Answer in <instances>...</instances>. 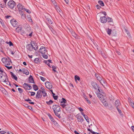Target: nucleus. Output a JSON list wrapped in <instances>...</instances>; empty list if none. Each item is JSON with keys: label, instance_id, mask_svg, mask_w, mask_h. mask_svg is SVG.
I'll list each match as a JSON object with an SVG mask.
<instances>
[{"label": "nucleus", "instance_id": "1", "mask_svg": "<svg viewBox=\"0 0 134 134\" xmlns=\"http://www.w3.org/2000/svg\"><path fill=\"white\" fill-rule=\"evenodd\" d=\"M0 81L5 82L7 84H8V83L10 84L7 78V74L4 72L0 73Z\"/></svg>", "mask_w": 134, "mask_h": 134}, {"label": "nucleus", "instance_id": "2", "mask_svg": "<svg viewBox=\"0 0 134 134\" xmlns=\"http://www.w3.org/2000/svg\"><path fill=\"white\" fill-rule=\"evenodd\" d=\"M2 61L5 65H9L12 63L11 61L9 58H3L2 59Z\"/></svg>", "mask_w": 134, "mask_h": 134}, {"label": "nucleus", "instance_id": "3", "mask_svg": "<svg viewBox=\"0 0 134 134\" xmlns=\"http://www.w3.org/2000/svg\"><path fill=\"white\" fill-rule=\"evenodd\" d=\"M34 45L35 46V47H34V45L31 44H28L26 48L29 51H32L33 49L35 50H36L37 49V46H36V43L34 44Z\"/></svg>", "mask_w": 134, "mask_h": 134}, {"label": "nucleus", "instance_id": "4", "mask_svg": "<svg viewBox=\"0 0 134 134\" xmlns=\"http://www.w3.org/2000/svg\"><path fill=\"white\" fill-rule=\"evenodd\" d=\"M15 5V3L13 0L10 1L8 3V7L11 9H13L14 8Z\"/></svg>", "mask_w": 134, "mask_h": 134}, {"label": "nucleus", "instance_id": "5", "mask_svg": "<svg viewBox=\"0 0 134 134\" xmlns=\"http://www.w3.org/2000/svg\"><path fill=\"white\" fill-rule=\"evenodd\" d=\"M91 84L92 86L94 89L96 90L98 89V91L100 93H102V90H99L98 86L97 85V84L96 82L92 81L91 82Z\"/></svg>", "mask_w": 134, "mask_h": 134}, {"label": "nucleus", "instance_id": "6", "mask_svg": "<svg viewBox=\"0 0 134 134\" xmlns=\"http://www.w3.org/2000/svg\"><path fill=\"white\" fill-rule=\"evenodd\" d=\"M60 109V107L58 105H54L52 107V109L54 111L59 112L61 111Z\"/></svg>", "mask_w": 134, "mask_h": 134}, {"label": "nucleus", "instance_id": "7", "mask_svg": "<svg viewBox=\"0 0 134 134\" xmlns=\"http://www.w3.org/2000/svg\"><path fill=\"white\" fill-rule=\"evenodd\" d=\"M48 116L49 117L50 119L53 123V124L56 126H58V123L54 120L53 118L49 113L47 114Z\"/></svg>", "mask_w": 134, "mask_h": 134}, {"label": "nucleus", "instance_id": "8", "mask_svg": "<svg viewBox=\"0 0 134 134\" xmlns=\"http://www.w3.org/2000/svg\"><path fill=\"white\" fill-rule=\"evenodd\" d=\"M66 100L64 98H62V100L59 102L60 103V105L63 108H64V106L66 104Z\"/></svg>", "mask_w": 134, "mask_h": 134}, {"label": "nucleus", "instance_id": "9", "mask_svg": "<svg viewBox=\"0 0 134 134\" xmlns=\"http://www.w3.org/2000/svg\"><path fill=\"white\" fill-rule=\"evenodd\" d=\"M75 117L77 118L78 120V122H82L84 120L82 116L80 114H78L76 115L75 116Z\"/></svg>", "mask_w": 134, "mask_h": 134}, {"label": "nucleus", "instance_id": "10", "mask_svg": "<svg viewBox=\"0 0 134 134\" xmlns=\"http://www.w3.org/2000/svg\"><path fill=\"white\" fill-rule=\"evenodd\" d=\"M39 52L41 54H47V51L45 47L42 46L41 47L39 50Z\"/></svg>", "mask_w": 134, "mask_h": 134}, {"label": "nucleus", "instance_id": "11", "mask_svg": "<svg viewBox=\"0 0 134 134\" xmlns=\"http://www.w3.org/2000/svg\"><path fill=\"white\" fill-rule=\"evenodd\" d=\"M45 85L46 87L48 89H51L52 87V83L49 82H47L45 83Z\"/></svg>", "mask_w": 134, "mask_h": 134}, {"label": "nucleus", "instance_id": "12", "mask_svg": "<svg viewBox=\"0 0 134 134\" xmlns=\"http://www.w3.org/2000/svg\"><path fill=\"white\" fill-rule=\"evenodd\" d=\"M100 21L101 23H105L107 22V18L105 16L100 17Z\"/></svg>", "mask_w": 134, "mask_h": 134}, {"label": "nucleus", "instance_id": "13", "mask_svg": "<svg viewBox=\"0 0 134 134\" xmlns=\"http://www.w3.org/2000/svg\"><path fill=\"white\" fill-rule=\"evenodd\" d=\"M42 97V95L41 93V91L39 90L37 92V94L36 96V98L39 99L41 98Z\"/></svg>", "mask_w": 134, "mask_h": 134}, {"label": "nucleus", "instance_id": "14", "mask_svg": "<svg viewBox=\"0 0 134 134\" xmlns=\"http://www.w3.org/2000/svg\"><path fill=\"white\" fill-rule=\"evenodd\" d=\"M10 23L14 27H16L18 26V22L16 20H11Z\"/></svg>", "mask_w": 134, "mask_h": 134}, {"label": "nucleus", "instance_id": "15", "mask_svg": "<svg viewBox=\"0 0 134 134\" xmlns=\"http://www.w3.org/2000/svg\"><path fill=\"white\" fill-rule=\"evenodd\" d=\"M41 92H42L43 97H45L46 96H47V93L46 92L45 89L42 87H41Z\"/></svg>", "mask_w": 134, "mask_h": 134}, {"label": "nucleus", "instance_id": "16", "mask_svg": "<svg viewBox=\"0 0 134 134\" xmlns=\"http://www.w3.org/2000/svg\"><path fill=\"white\" fill-rule=\"evenodd\" d=\"M121 104L120 100H116L115 103V105L116 108H119V107L120 105Z\"/></svg>", "mask_w": 134, "mask_h": 134}, {"label": "nucleus", "instance_id": "17", "mask_svg": "<svg viewBox=\"0 0 134 134\" xmlns=\"http://www.w3.org/2000/svg\"><path fill=\"white\" fill-rule=\"evenodd\" d=\"M29 82L33 83H35L33 78L31 75H30L29 78Z\"/></svg>", "mask_w": 134, "mask_h": 134}, {"label": "nucleus", "instance_id": "18", "mask_svg": "<svg viewBox=\"0 0 134 134\" xmlns=\"http://www.w3.org/2000/svg\"><path fill=\"white\" fill-rule=\"evenodd\" d=\"M17 7L19 10H23L24 8V7L23 6L20 4H19L17 5Z\"/></svg>", "mask_w": 134, "mask_h": 134}, {"label": "nucleus", "instance_id": "19", "mask_svg": "<svg viewBox=\"0 0 134 134\" xmlns=\"http://www.w3.org/2000/svg\"><path fill=\"white\" fill-rule=\"evenodd\" d=\"M22 72L23 74L27 75H28L29 74V72L27 69H23Z\"/></svg>", "mask_w": 134, "mask_h": 134}, {"label": "nucleus", "instance_id": "20", "mask_svg": "<svg viewBox=\"0 0 134 134\" xmlns=\"http://www.w3.org/2000/svg\"><path fill=\"white\" fill-rule=\"evenodd\" d=\"M10 74L11 75V77L13 79H14L15 80H17V77L16 75L12 72H10Z\"/></svg>", "mask_w": 134, "mask_h": 134}, {"label": "nucleus", "instance_id": "21", "mask_svg": "<svg viewBox=\"0 0 134 134\" xmlns=\"http://www.w3.org/2000/svg\"><path fill=\"white\" fill-rule=\"evenodd\" d=\"M64 108L66 110H69L70 109V105L66 103L64 106Z\"/></svg>", "mask_w": 134, "mask_h": 134}, {"label": "nucleus", "instance_id": "22", "mask_svg": "<svg viewBox=\"0 0 134 134\" xmlns=\"http://www.w3.org/2000/svg\"><path fill=\"white\" fill-rule=\"evenodd\" d=\"M34 62L35 63L38 64L40 62V60H39V59L38 58H36L34 59Z\"/></svg>", "mask_w": 134, "mask_h": 134}, {"label": "nucleus", "instance_id": "23", "mask_svg": "<svg viewBox=\"0 0 134 134\" xmlns=\"http://www.w3.org/2000/svg\"><path fill=\"white\" fill-rule=\"evenodd\" d=\"M129 103L131 105L132 108H134V102L131 99H129Z\"/></svg>", "mask_w": 134, "mask_h": 134}, {"label": "nucleus", "instance_id": "24", "mask_svg": "<svg viewBox=\"0 0 134 134\" xmlns=\"http://www.w3.org/2000/svg\"><path fill=\"white\" fill-rule=\"evenodd\" d=\"M55 115L56 116L58 117L59 118H60L61 117L60 116V114H59L58 111H54Z\"/></svg>", "mask_w": 134, "mask_h": 134}, {"label": "nucleus", "instance_id": "25", "mask_svg": "<svg viewBox=\"0 0 134 134\" xmlns=\"http://www.w3.org/2000/svg\"><path fill=\"white\" fill-rule=\"evenodd\" d=\"M24 100L27 102H29V103L32 104H34V103L33 102H31V100L29 98H28L27 99H25Z\"/></svg>", "mask_w": 134, "mask_h": 134}, {"label": "nucleus", "instance_id": "26", "mask_svg": "<svg viewBox=\"0 0 134 134\" xmlns=\"http://www.w3.org/2000/svg\"><path fill=\"white\" fill-rule=\"evenodd\" d=\"M106 31L108 35H111V29L108 28L106 30Z\"/></svg>", "mask_w": 134, "mask_h": 134}, {"label": "nucleus", "instance_id": "27", "mask_svg": "<svg viewBox=\"0 0 134 134\" xmlns=\"http://www.w3.org/2000/svg\"><path fill=\"white\" fill-rule=\"evenodd\" d=\"M33 89L35 91L37 90L38 89L37 86L36 85L34 84L32 85Z\"/></svg>", "mask_w": 134, "mask_h": 134}, {"label": "nucleus", "instance_id": "28", "mask_svg": "<svg viewBox=\"0 0 134 134\" xmlns=\"http://www.w3.org/2000/svg\"><path fill=\"white\" fill-rule=\"evenodd\" d=\"M102 102L103 103V104L106 107H107L108 106V104L105 101H104V99H103V100L102 99Z\"/></svg>", "mask_w": 134, "mask_h": 134}, {"label": "nucleus", "instance_id": "29", "mask_svg": "<svg viewBox=\"0 0 134 134\" xmlns=\"http://www.w3.org/2000/svg\"><path fill=\"white\" fill-rule=\"evenodd\" d=\"M46 20L47 21H48V22L49 23L51 24H52L53 23V22L49 18H46Z\"/></svg>", "mask_w": 134, "mask_h": 134}, {"label": "nucleus", "instance_id": "30", "mask_svg": "<svg viewBox=\"0 0 134 134\" xmlns=\"http://www.w3.org/2000/svg\"><path fill=\"white\" fill-rule=\"evenodd\" d=\"M46 102L48 105H50L52 104L53 102L51 100H50L49 101H46Z\"/></svg>", "mask_w": 134, "mask_h": 134}, {"label": "nucleus", "instance_id": "31", "mask_svg": "<svg viewBox=\"0 0 134 134\" xmlns=\"http://www.w3.org/2000/svg\"><path fill=\"white\" fill-rule=\"evenodd\" d=\"M98 3L102 6H103L104 5V3L102 1H98Z\"/></svg>", "mask_w": 134, "mask_h": 134}, {"label": "nucleus", "instance_id": "32", "mask_svg": "<svg viewBox=\"0 0 134 134\" xmlns=\"http://www.w3.org/2000/svg\"><path fill=\"white\" fill-rule=\"evenodd\" d=\"M24 88L25 89L28 90V84L26 83H24L23 85Z\"/></svg>", "mask_w": 134, "mask_h": 134}, {"label": "nucleus", "instance_id": "33", "mask_svg": "<svg viewBox=\"0 0 134 134\" xmlns=\"http://www.w3.org/2000/svg\"><path fill=\"white\" fill-rule=\"evenodd\" d=\"M47 54H47H42V56L45 59H47L48 58Z\"/></svg>", "mask_w": 134, "mask_h": 134}, {"label": "nucleus", "instance_id": "34", "mask_svg": "<svg viewBox=\"0 0 134 134\" xmlns=\"http://www.w3.org/2000/svg\"><path fill=\"white\" fill-rule=\"evenodd\" d=\"M1 91L5 95L7 94V92L4 88H1Z\"/></svg>", "mask_w": 134, "mask_h": 134}, {"label": "nucleus", "instance_id": "35", "mask_svg": "<svg viewBox=\"0 0 134 134\" xmlns=\"http://www.w3.org/2000/svg\"><path fill=\"white\" fill-rule=\"evenodd\" d=\"M1 91L5 95L7 94V92L4 88H1Z\"/></svg>", "mask_w": 134, "mask_h": 134}, {"label": "nucleus", "instance_id": "36", "mask_svg": "<svg viewBox=\"0 0 134 134\" xmlns=\"http://www.w3.org/2000/svg\"><path fill=\"white\" fill-rule=\"evenodd\" d=\"M1 91L5 95L7 94V92L4 88H1Z\"/></svg>", "mask_w": 134, "mask_h": 134}, {"label": "nucleus", "instance_id": "37", "mask_svg": "<svg viewBox=\"0 0 134 134\" xmlns=\"http://www.w3.org/2000/svg\"><path fill=\"white\" fill-rule=\"evenodd\" d=\"M1 91L5 95L7 94V92L4 88H1Z\"/></svg>", "mask_w": 134, "mask_h": 134}, {"label": "nucleus", "instance_id": "38", "mask_svg": "<svg viewBox=\"0 0 134 134\" xmlns=\"http://www.w3.org/2000/svg\"><path fill=\"white\" fill-rule=\"evenodd\" d=\"M107 21L108 22H111L112 21V19L111 18L108 17L107 18Z\"/></svg>", "mask_w": 134, "mask_h": 134}, {"label": "nucleus", "instance_id": "39", "mask_svg": "<svg viewBox=\"0 0 134 134\" xmlns=\"http://www.w3.org/2000/svg\"><path fill=\"white\" fill-rule=\"evenodd\" d=\"M84 118L86 120L87 122H89V121H90L89 120L87 116V115H86L85 116H84Z\"/></svg>", "mask_w": 134, "mask_h": 134}, {"label": "nucleus", "instance_id": "40", "mask_svg": "<svg viewBox=\"0 0 134 134\" xmlns=\"http://www.w3.org/2000/svg\"><path fill=\"white\" fill-rule=\"evenodd\" d=\"M23 10L26 11L28 13L30 14L31 13L30 11L28 9L24 8Z\"/></svg>", "mask_w": 134, "mask_h": 134}, {"label": "nucleus", "instance_id": "41", "mask_svg": "<svg viewBox=\"0 0 134 134\" xmlns=\"http://www.w3.org/2000/svg\"><path fill=\"white\" fill-rule=\"evenodd\" d=\"M75 80H77L78 81H79L80 79V77L79 76H77V75L75 76Z\"/></svg>", "mask_w": 134, "mask_h": 134}, {"label": "nucleus", "instance_id": "42", "mask_svg": "<svg viewBox=\"0 0 134 134\" xmlns=\"http://www.w3.org/2000/svg\"><path fill=\"white\" fill-rule=\"evenodd\" d=\"M71 34L72 35V36L76 38L77 36V35L76 33L74 32H71Z\"/></svg>", "mask_w": 134, "mask_h": 134}, {"label": "nucleus", "instance_id": "43", "mask_svg": "<svg viewBox=\"0 0 134 134\" xmlns=\"http://www.w3.org/2000/svg\"><path fill=\"white\" fill-rule=\"evenodd\" d=\"M0 23L1 25L2 26V27H5V26L4 25V24L2 22V20H1H1L0 21Z\"/></svg>", "mask_w": 134, "mask_h": 134}, {"label": "nucleus", "instance_id": "44", "mask_svg": "<svg viewBox=\"0 0 134 134\" xmlns=\"http://www.w3.org/2000/svg\"><path fill=\"white\" fill-rule=\"evenodd\" d=\"M87 130L88 131L91 132L93 134H95L96 132L90 130V129H88Z\"/></svg>", "mask_w": 134, "mask_h": 134}, {"label": "nucleus", "instance_id": "45", "mask_svg": "<svg viewBox=\"0 0 134 134\" xmlns=\"http://www.w3.org/2000/svg\"><path fill=\"white\" fill-rule=\"evenodd\" d=\"M100 83H101V84L103 86H104L103 85V83L105 84V81L103 80H101L100 81Z\"/></svg>", "mask_w": 134, "mask_h": 134}, {"label": "nucleus", "instance_id": "46", "mask_svg": "<svg viewBox=\"0 0 134 134\" xmlns=\"http://www.w3.org/2000/svg\"><path fill=\"white\" fill-rule=\"evenodd\" d=\"M52 68L53 70V71L54 72H56V71L55 69H56V67L54 66L53 65L52 66Z\"/></svg>", "mask_w": 134, "mask_h": 134}, {"label": "nucleus", "instance_id": "47", "mask_svg": "<svg viewBox=\"0 0 134 134\" xmlns=\"http://www.w3.org/2000/svg\"><path fill=\"white\" fill-rule=\"evenodd\" d=\"M40 77L41 80H42L43 81H44L45 80H46V79L45 78H44V77L41 76H40Z\"/></svg>", "mask_w": 134, "mask_h": 134}, {"label": "nucleus", "instance_id": "48", "mask_svg": "<svg viewBox=\"0 0 134 134\" xmlns=\"http://www.w3.org/2000/svg\"><path fill=\"white\" fill-rule=\"evenodd\" d=\"M7 44H8L10 46H12L13 45V44L11 41H10L9 42H7Z\"/></svg>", "mask_w": 134, "mask_h": 134}, {"label": "nucleus", "instance_id": "49", "mask_svg": "<svg viewBox=\"0 0 134 134\" xmlns=\"http://www.w3.org/2000/svg\"><path fill=\"white\" fill-rule=\"evenodd\" d=\"M18 90L20 93H23V90L22 89L20 88H18Z\"/></svg>", "mask_w": 134, "mask_h": 134}, {"label": "nucleus", "instance_id": "50", "mask_svg": "<svg viewBox=\"0 0 134 134\" xmlns=\"http://www.w3.org/2000/svg\"><path fill=\"white\" fill-rule=\"evenodd\" d=\"M44 62L46 64L50 67L51 68V66L50 65V64H49V63L48 62H47V61H45Z\"/></svg>", "mask_w": 134, "mask_h": 134}, {"label": "nucleus", "instance_id": "51", "mask_svg": "<svg viewBox=\"0 0 134 134\" xmlns=\"http://www.w3.org/2000/svg\"><path fill=\"white\" fill-rule=\"evenodd\" d=\"M85 98L88 103L89 104H90L91 103L90 100L88 99L87 98Z\"/></svg>", "mask_w": 134, "mask_h": 134}, {"label": "nucleus", "instance_id": "52", "mask_svg": "<svg viewBox=\"0 0 134 134\" xmlns=\"http://www.w3.org/2000/svg\"><path fill=\"white\" fill-rule=\"evenodd\" d=\"M125 32H126V34H127V35L129 36H130V33L128 31V30H126V29H125Z\"/></svg>", "mask_w": 134, "mask_h": 134}, {"label": "nucleus", "instance_id": "53", "mask_svg": "<svg viewBox=\"0 0 134 134\" xmlns=\"http://www.w3.org/2000/svg\"><path fill=\"white\" fill-rule=\"evenodd\" d=\"M19 13L21 15L24 14L23 11L21 10H19Z\"/></svg>", "mask_w": 134, "mask_h": 134}, {"label": "nucleus", "instance_id": "54", "mask_svg": "<svg viewBox=\"0 0 134 134\" xmlns=\"http://www.w3.org/2000/svg\"><path fill=\"white\" fill-rule=\"evenodd\" d=\"M97 79L99 81L102 80L100 76L97 77Z\"/></svg>", "mask_w": 134, "mask_h": 134}, {"label": "nucleus", "instance_id": "55", "mask_svg": "<svg viewBox=\"0 0 134 134\" xmlns=\"http://www.w3.org/2000/svg\"><path fill=\"white\" fill-rule=\"evenodd\" d=\"M22 29V27L21 26H20V27H18L16 29V30L18 29L19 30H21Z\"/></svg>", "mask_w": 134, "mask_h": 134}, {"label": "nucleus", "instance_id": "56", "mask_svg": "<svg viewBox=\"0 0 134 134\" xmlns=\"http://www.w3.org/2000/svg\"><path fill=\"white\" fill-rule=\"evenodd\" d=\"M27 87H28V88H28V90H31L32 88V87L30 85L28 84Z\"/></svg>", "mask_w": 134, "mask_h": 134}, {"label": "nucleus", "instance_id": "57", "mask_svg": "<svg viewBox=\"0 0 134 134\" xmlns=\"http://www.w3.org/2000/svg\"><path fill=\"white\" fill-rule=\"evenodd\" d=\"M23 105L24 106H25L26 107L28 108L29 107V105L26 104L24 103Z\"/></svg>", "mask_w": 134, "mask_h": 134}, {"label": "nucleus", "instance_id": "58", "mask_svg": "<svg viewBox=\"0 0 134 134\" xmlns=\"http://www.w3.org/2000/svg\"><path fill=\"white\" fill-rule=\"evenodd\" d=\"M8 69H10L12 68V66H8L7 65H5Z\"/></svg>", "mask_w": 134, "mask_h": 134}, {"label": "nucleus", "instance_id": "59", "mask_svg": "<svg viewBox=\"0 0 134 134\" xmlns=\"http://www.w3.org/2000/svg\"><path fill=\"white\" fill-rule=\"evenodd\" d=\"M29 92H30V93H31V96H34L35 95V92H31L29 91Z\"/></svg>", "mask_w": 134, "mask_h": 134}, {"label": "nucleus", "instance_id": "60", "mask_svg": "<svg viewBox=\"0 0 134 134\" xmlns=\"http://www.w3.org/2000/svg\"><path fill=\"white\" fill-rule=\"evenodd\" d=\"M119 108H117V109L119 113L121 114V110L119 109Z\"/></svg>", "mask_w": 134, "mask_h": 134}, {"label": "nucleus", "instance_id": "61", "mask_svg": "<svg viewBox=\"0 0 134 134\" xmlns=\"http://www.w3.org/2000/svg\"><path fill=\"white\" fill-rule=\"evenodd\" d=\"M58 97L57 96H55L53 97L54 99L55 100H57L58 98Z\"/></svg>", "mask_w": 134, "mask_h": 134}, {"label": "nucleus", "instance_id": "62", "mask_svg": "<svg viewBox=\"0 0 134 134\" xmlns=\"http://www.w3.org/2000/svg\"><path fill=\"white\" fill-rule=\"evenodd\" d=\"M51 32L53 33L54 34V31L52 28H50V29Z\"/></svg>", "mask_w": 134, "mask_h": 134}, {"label": "nucleus", "instance_id": "63", "mask_svg": "<svg viewBox=\"0 0 134 134\" xmlns=\"http://www.w3.org/2000/svg\"><path fill=\"white\" fill-rule=\"evenodd\" d=\"M21 15V18L23 19H24L25 17V14H24Z\"/></svg>", "mask_w": 134, "mask_h": 134}, {"label": "nucleus", "instance_id": "64", "mask_svg": "<svg viewBox=\"0 0 134 134\" xmlns=\"http://www.w3.org/2000/svg\"><path fill=\"white\" fill-rule=\"evenodd\" d=\"M78 109L81 112L83 111V110L81 107L79 108Z\"/></svg>", "mask_w": 134, "mask_h": 134}]
</instances>
